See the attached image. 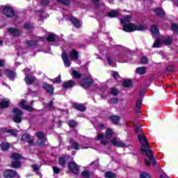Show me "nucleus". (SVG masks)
I'll list each match as a JSON object with an SVG mask.
<instances>
[{"label":"nucleus","instance_id":"37998d69","mask_svg":"<svg viewBox=\"0 0 178 178\" xmlns=\"http://www.w3.org/2000/svg\"><path fill=\"white\" fill-rule=\"evenodd\" d=\"M140 178H151V175L147 172H142L140 174Z\"/></svg>","mask_w":178,"mask_h":178},{"label":"nucleus","instance_id":"2eb2a0df","mask_svg":"<svg viewBox=\"0 0 178 178\" xmlns=\"http://www.w3.org/2000/svg\"><path fill=\"white\" fill-rule=\"evenodd\" d=\"M70 20L73 26H74V27H76V29H80V27H81L82 23L80 21H79V19H77L76 18L72 17Z\"/></svg>","mask_w":178,"mask_h":178},{"label":"nucleus","instance_id":"6e6552de","mask_svg":"<svg viewBox=\"0 0 178 178\" xmlns=\"http://www.w3.org/2000/svg\"><path fill=\"white\" fill-rule=\"evenodd\" d=\"M93 83L94 81L92 80V79H91V76H89L88 78H86L84 79V82L81 83L80 86H81V87H83V88H88V87H90V86H92Z\"/></svg>","mask_w":178,"mask_h":178},{"label":"nucleus","instance_id":"7c9ffc66","mask_svg":"<svg viewBox=\"0 0 178 178\" xmlns=\"http://www.w3.org/2000/svg\"><path fill=\"white\" fill-rule=\"evenodd\" d=\"M13 168H22V163H20V161H13L11 163Z\"/></svg>","mask_w":178,"mask_h":178},{"label":"nucleus","instance_id":"864d4df0","mask_svg":"<svg viewBox=\"0 0 178 178\" xmlns=\"http://www.w3.org/2000/svg\"><path fill=\"white\" fill-rule=\"evenodd\" d=\"M48 3H49V0H42L41 1V4L42 5H48Z\"/></svg>","mask_w":178,"mask_h":178},{"label":"nucleus","instance_id":"3c124183","mask_svg":"<svg viewBox=\"0 0 178 178\" xmlns=\"http://www.w3.org/2000/svg\"><path fill=\"white\" fill-rule=\"evenodd\" d=\"M118 102H119V101L118 100V99L116 98H112L111 102H110V104H118Z\"/></svg>","mask_w":178,"mask_h":178},{"label":"nucleus","instance_id":"f257e3e1","mask_svg":"<svg viewBox=\"0 0 178 178\" xmlns=\"http://www.w3.org/2000/svg\"><path fill=\"white\" fill-rule=\"evenodd\" d=\"M131 20V17L130 15L123 17L120 19L122 24H124V31H126L127 33H131L133 31H145V30H147V26L145 25H136L133 23H129Z\"/></svg>","mask_w":178,"mask_h":178},{"label":"nucleus","instance_id":"ddd939ff","mask_svg":"<svg viewBox=\"0 0 178 178\" xmlns=\"http://www.w3.org/2000/svg\"><path fill=\"white\" fill-rule=\"evenodd\" d=\"M61 56L65 67H70V65H72V63L69 60V57H67V54H66L65 52H63Z\"/></svg>","mask_w":178,"mask_h":178},{"label":"nucleus","instance_id":"4d7b16f0","mask_svg":"<svg viewBox=\"0 0 178 178\" xmlns=\"http://www.w3.org/2000/svg\"><path fill=\"white\" fill-rule=\"evenodd\" d=\"M145 163L146 166H150L151 165V163L147 159H145Z\"/></svg>","mask_w":178,"mask_h":178},{"label":"nucleus","instance_id":"bb28decb","mask_svg":"<svg viewBox=\"0 0 178 178\" xmlns=\"http://www.w3.org/2000/svg\"><path fill=\"white\" fill-rule=\"evenodd\" d=\"M154 12L158 16H165V12L163 11V9H162V8H155L154 10Z\"/></svg>","mask_w":178,"mask_h":178},{"label":"nucleus","instance_id":"13d9d810","mask_svg":"<svg viewBox=\"0 0 178 178\" xmlns=\"http://www.w3.org/2000/svg\"><path fill=\"white\" fill-rule=\"evenodd\" d=\"M33 44H34V42L33 41L27 42V47H31Z\"/></svg>","mask_w":178,"mask_h":178},{"label":"nucleus","instance_id":"72a5a7b5","mask_svg":"<svg viewBox=\"0 0 178 178\" xmlns=\"http://www.w3.org/2000/svg\"><path fill=\"white\" fill-rule=\"evenodd\" d=\"M116 59L113 58L112 56H107V62L108 63L109 65H113V63H115Z\"/></svg>","mask_w":178,"mask_h":178},{"label":"nucleus","instance_id":"79ce46f5","mask_svg":"<svg viewBox=\"0 0 178 178\" xmlns=\"http://www.w3.org/2000/svg\"><path fill=\"white\" fill-rule=\"evenodd\" d=\"M111 92L112 94V95H118V94H119V90L118 89H116L115 88H112L111 90Z\"/></svg>","mask_w":178,"mask_h":178},{"label":"nucleus","instance_id":"58836bf2","mask_svg":"<svg viewBox=\"0 0 178 178\" xmlns=\"http://www.w3.org/2000/svg\"><path fill=\"white\" fill-rule=\"evenodd\" d=\"M133 83L131 82V80H126L124 83H123V86L124 87H131Z\"/></svg>","mask_w":178,"mask_h":178},{"label":"nucleus","instance_id":"6e6d98bb","mask_svg":"<svg viewBox=\"0 0 178 178\" xmlns=\"http://www.w3.org/2000/svg\"><path fill=\"white\" fill-rule=\"evenodd\" d=\"M143 104V102H142L141 100H138V101L136 102V106L141 108V104Z\"/></svg>","mask_w":178,"mask_h":178},{"label":"nucleus","instance_id":"a18cd8bd","mask_svg":"<svg viewBox=\"0 0 178 178\" xmlns=\"http://www.w3.org/2000/svg\"><path fill=\"white\" fill-rule=\"evenodd\" d=\"M111 76L116 80L119 77V74L118 72L113 71L111 72Z\"/></svg>","mask_w":178,"mask_h":178},{"label":"nucleus","instance_id":"69168bd1","mask_svg":"<svg viewBox=\"0 0 178 178\" xmlns=\"http://www.w3.org/2000/svg\"><path fill=\"white\" fill-rule=\"evenodd\" d=\"M134 130H135V131H138V127H134Z\"/></svg>","mask_w":178,"mask_h":178},{"label":"nucleus","instance_id":"20e7f679","mask_svg":"<svg viewBox=\"0 0 178 178\" xmlns=\"http://www.w3.org/2000/svg\"><path fill=\"white\" fill-rule=\"evenodd\" d=\"M14 113V122L15 123H20L22 122V117L23 116V112L19 108H14L13 111Z\"/></svg>","mask_w":178,"mask_h":178},{"label":"nucleus","instance_id":"c85d7f7f","mask_svg":"<svg viewBox=\"0 0 178 178\" xmlns=\"http://www.w3.org/2000/svg\"><path fill=\"white\" fill-rule=\"evenodd\" d=\"M70 73L72 76L75 77V79H80V77H81V74H80V72H79L76 70H72Z\"/></svg>","mask_w":178,"mask_h":178},{"label":"nucleus","instance_id":"603ef678","mask_svg":"<svg viewBox=\"0 0 178 178\" xmlns=\"http://www.w3.org/2000/svg\"><path fill=\"white\" fill-rule=\"evenodd\" d=\"M60 3H63V5H69V1L68 0H57Z\"/></svg>","mask_w":178,"mask_h":178},{"label":"nucleus","instance_id":"e2e57ef3","mask_svg":"<svg viewBox=\"0 0 178 178\" xmlns=\"http://www.w3.org/2000/svg\"><path fill=\"white\" fill-rule=\"evenodd\" d=\"M3 65H5V60H0V66H3Z\"/></svg>","mask_w":178,"mask_h":178},{"label":"nucleus","instance_id":"49530a36","mask_svg":"<svg viewBox=\"0 0 178 178\" xmlns=\"http://www.w3.org/2000/svg\"><path fill=\"white\" fill-rule=\"evenodd\" d=\"M172 29L175 33H178V26L177 24H172Z\"/></svg>","mask_w":178,"mask_h":178},{"label":"nucleus","instance_id":"f704fd0d","mask_svg":"<svg viewBox=\"0 0 178 178\" xmlns=\"http://www.w3.org/2000/svg\"><path fill=\"white\" fill-rule=\"evenodd\" d=\"M106 178H115L116 177V175L112 172H107L105 173Z\"/></svg>","mask_w":178,"mask_h":178},{"label":"nucleus","instance_id":"1a4fd4ad","mask_svg":"<svg viewBox=\"0 0 178 178\" xmlns=\"http://www.w3.org/2000/svg\"><path fill=\"white\" fill-rule=\"evenodd\" d=\"M111 144H113V145H115V147H121L122 148L127 147L126 143L122 142L120 139H118L116 138H113V140H111Z\"/></svg>","mask_w":178,"mask_h":178},{"label":"nucleus","instance_id":"393cba45","mask_svg":"<svg viewBox=\"0 0 178 178\" xmlns=\"http://www.w3.org/2000/svg\"><path fill=\"white\" fill-rule=\"evenodd\" d=\"M110 120H111L114 124H118V123H119L120 120V117L116 116V115H112L110 117Z\"/></svg>","mask_w":178,"mask_h":178},{"label":"nucleus","instance_id":"412c9836","mask_svg":"<svg viewBox=\"0 0 178 178\" xmlns=\"http://www.w3.org/2000/svg\"><path fill=\"white\" fill-rule=\"evenodd\" d=\"M8 32L10 33V34H12V35H15V36L20 35V31L15 28L8 29Z\"/></svg>","mask_w":178,"mask_h":178},{"label":"nucleus","instance_id":"bf43d9fd","mask_svg":"<svg viewBox=\"0 0 178 178\" xmlns=\"http://www.w3.org/2000/svg\"><path fill=\"white\" fill-rule=\"evenodd\" d=\"M161 178H170L169 177H168V175H166V174H161L160 175Z\"/></svg>","mask_w":178,"mask_h":178},{"label":"nucleus","instance_id":"5fc2aeb1","mask_svg":"<svg viewBox=\"0 0 178 178\" xmlns=\"http://www.w3.org/2000/svg\"><path fill=\"white\" fill-rule=\"evenodd\" d=\"M102 138H104V134L99 133L97 135V140H102Z\"/></svg>","mask_w":178,"mask_h":178},{"label":"nucleus","instance_id":"a211bd4d","mask_svg":"<svg viewBox=\"0 0 178 178\" xmlns=\"http://www.w3.org/2000/svg\"><path fill=\"white\" fill-rule=\"evenodd\" d=\"M150 31L153 37H155V35H158V34H159V29H158V26H156V25H152L150 27Z\"/></svg>","mask_w":178,"mask_h":178},{"label":"nucleus","instance_id":"338daca9","mask_svg":"<svg viewBox=\"0 0 178 178\" xmlns=\"http://www.w3.org/2000/svg\"><path fill=\"white\" fill-rule=\"evenodd\" d=\"M99 127L100 129H102V127H104V124H99Z\"/></svg>","mask_w":178,"mask_h":178},{"label":"nucleus","instance_id":"8fccbe9b","mask_svg":"<svg viewBox=\"0 0 178 178\" xmlns=\"http://www.w3.org/2000/svg\"><path fill=\"white\" fill-rule=\"evenodd\" d=\"M72 147L74 149H79V143H76V142H72Z\"/></svg>","mask_w":178,"mask_h":178},{"label":"nucleus","instance_id":"0e129e2a","mask_svg":"<svg viewBox=\"0 0 178 178\" xmlns=\"http://www.w3.org/2000/svg\"><path fill=\"white\" fill-rule=\"evenodd\" d=\"M54 83H60V77H58V80L56 79Z\"/></svg>","mask_w":178,"mask_h":178},{"label":"nucleus","instance_id":"774afa93","mask_svg":"<svg viewBox=\"0 0 178 178\" xmlns=\"http://www.w3.org/2000/svg\"><path fill=\"white\" fill-rule=\"evenodd\" d=\"M109 3H113V0H110Z\"/></svg>","mask_w":178,"mask_h":178},{"label":"nucleus","instance_id":"f03ea898","mask_svg":"<svg viewBox=\"0 0 178 178\" xmlns=\"http://www.w3.org/2000/svg\"><path fill=\"white\" fill-rule=\"evenodd\" d=\"M138 138L142 145V148L140 149V152H142L143 155H146L147 158L149 159L150 162H152V165L155 166L156 163L154 159V156H152V152L149 149V144H148V140L144 134L139 135Z\"/></svg>","mask_w":178,"mask_h":178},{"label":"nucleus","instance_id":"4468645a","mask_svg":"<svg viewBox=\"0 0 178 178\" xmlns=\"http://www.w3.org/2000/svg\"><path fill=\"white\" fill-rule=\"evenodd\" d=\"M42 88L47 92H48V94H54V87H52V86L44 83L42 84Z\"/></svg>","mask_w":178,"mask_h":178},{"label":"nucleus","instance_id":"680f3d73","mask_svg":"<svg viewBox=\"0 0 178 178\" xmlns=\"http://www.w3.org/2000/svg\"><path fill=\"white\" fill-rule=\"evenodd\" d=\"M136 112H137V113H140V107H136Z\"/></svg>","mask_w":178,"mask_h":178},{"label":"nucleus","instance_id":"0eeeda50","mask_svg":"<svg viewBox=\"0 0 178 178\" xmlns=\"http://www.w3.org/2000/svg\"><path fill=\"white\" fill-rule=\"evenodd\" d=\"M30 72V69L26 68L24 70V73L26 75L25 77V81L26 84H33L35 81V78L33 76H29L27 74Z\"/></svg>","mask_w":178,"mask_h":178},{"label":"nucleus","instance_id":"7ed1b4c3","mask_svg":"<svg viewBox=\"0 0 178 178\" xmlns=\"http://www.w3.org/2000/svg\"><path fill=\"white\" fill-rule=\"evenodd\" d=\"M36 136L38 138L36 141V145H38V147H43V145H45L44 142L47 141V138H45L44 133L39 131L36 133Z\"/></svg>","mask_w":178,"mask_h":178},{"label":"nucleus","instance_id":"4be33fe9","mask_svg":"<svg viewBox=\"0 0 178 178\" xmlns=\"http://www.w3.org/2000/svg\"><path fill=\"white\" fill-rule=\"evenodd\" d=\"M74 86V81L72 80H70L67 82H64L63 84V88H70Z\"/></svg>","mask_w":178,"mask_h":178},{"label":"nucleus","instance_id":"f3484780","mask_svg":"<svg viewBox=\"0 0 178 178\" xmlns=\"http://www.w3.org/2000/svg\"><path fill=\"white\" fill-rule=\"evenodd\" d=\"M1 132L2 133H10V134H12V136H14L15 137H16V136H17V133H18V131L17 130L8 129L6 128L1 129Z\"/></svg>","mask_w":178,"mask_h":178},{"label":"nucleus","instance_id":"9b49d317","mask_svg":"<svg viewBox=\"0 0 178 178\" xmlns=\"http://www.w3.org/2000/svg\"><path fill=\"white\" fill-rule=\"evenodd\" d=\"M22 141H23V143H29V144H30L31 145H33V144H34V140L31 139L30 138V135L27 134H24L22 136Z\"/></svg>","mask_w":178,"mask_h":178},{"label":"nucleus","instance_id":"aec40b11","mask_svg":"<svg viewBox=\"0 0 178 178\" xmlns=\"http://www.w3.org/2000/svg\"><path fill=\"white\" fill-rule=\"evenodd\" d=\"M70 57L72 60H76L79 58V53L74 49L70 52Z\"/></svg>","mask_w":178,"mask_h":178},{"label":"nucleus","instance_id":"6ab92c4d","mask_svg":"<svg viewBox=\"0 0 178 178\" xmlns=\"http://www.w3.org/2000/svg\"><path fill=\"white\" fill-rule=\"evenodd\" d=\"M81 176L83 178H94V173L86 170L81 172Z\"/></svg>","mask_w":178,"mask_h":178},{"label":"nucleus","instance_id":"473e14b6","mask_svg":"<svg viewBox=\"0 0 178 178\" xmlns=\"http://www.w3.org/2000/svg\"><path fill=\"white\" fill-rule=\"evenodd\" d=\"M118 15H119V13L117 10H113L108 13L107 16H108V17H116Z\"/></svg>","mask_w":178,"mask_h":178},{"label":"nucleus","instance_id":"f8f14e48","mask_svg":"<svg viewBox=\"0 0 178 178\" xmlns=\"http://www.w3.org/2000/svg\"><path fill=\"white\" fill-rule=\"evenodd\" d=\"M26 104H27L26 100H24V99L21 100L20 102H19L20 108H23V109H25V111H28L29 112H31V111H33V107L29 106Z\"/></svg>","mask_w":178,"mask_h":178},{"label":"nucleus","instance_id":"cd10ccee","mask_svg":"<svg viewBox=\"0 0 178 178\" xmlns=\"http://www.w3.org/2000/svg\"><path fill=\"white\" fill-rule=\"evenodd\" d=\"M145 72H147L145 67H140L136 69V73H138V74H145Z\"/></svg>","mask_w":178,"mask_h":178},{"label":"nucleus","instance_id":"c9c22d12","mask_svg":"<svg viewBox=\"0 0 178 178\" xmlns=\"http://www.w3.org/2000/svg\"><path fill=\"white\" fill-rule=\"evenodd\" d=\"M163 41L165 45H170V44L172 42V38H164Z\"/></svg>","mask_w":178,"mask_h":178},{"label":"nucleus","instance_id":"a19ab883","mask_svg":"<svg viewBox=\"0 0 178 178\" xmlns=\"http://www.w3.org/2000/svg\"><path fill=\"white\" fill-rule=\"evenodd\" d=\"M52 169H53V172L55 175H59V173H60V168H59L56 166H53Z\"/></svg>","mask_w":178,"mask_h":178},{"label":"nucleus","instance_id":"a878e982","mask_svg":"<svg viewBox=\"0 0 178 178\" xmlns=\"http://www.w3.org/2000/svg\"><path fill=\"white\" fill-rule=\"evenodd\" d=\"M73 106L75 108V109L81 111V112H84V111L86 109L83 104H74Z\"/></svg>","mask_w":178,"mask_h":178},{"label":"nucleus","instance_id":"423d86ee","mask_svg":"<svg viewBox=\"0 0 178 178\" xmlns=\"http://www.w3.org/2000/svg\"><path fill=\"white\" fill-rule=\"evenodd\" d=\"M3 13L7 17H12L13 16H15V11L13 10V8L8 6L3 7Z\"/></svg>","mask_w":178,"mask_h":178},{"label":"nucleus","instance_id":"b1692460","mask_svg":"<svg viewBox=\"0 0 178 178\" xmlns=\"http://www.w3.org/2000/svg\"><path fill=\"white\" fill-rule=\"evenodd\" d=\"M10 158L12 159H14V161H20V159H22L23 157L22 156V155H20V154L19 153H13L11 156Z\"/></svg>","mask_w":178,"mask_h":178},{"label":"nucleus","instance_id":"39448f33","mask_svg":"<svg viewBox=\"0 0 178 178\" xmlns=\"http://www.w3.org/2000/svg\"><path fill=\"white\" fill-rule=\"evenodd\" d=\"M68 169L71 173H74V175H79L80 172V170L79 169V165L76 162L73 161L68 164Z\"/></svg>","mask_w":178,"mask_h":178},{"label":"nucleus","instance_id":"ea45409f","mask_svg":"<svg viewBox=\"0 0 178 178\" xmlns=\"http://www.w3.org/2000/svg\"><path fill=\"white\" fill-rule=\"evenodd\" d=\"M58 162L61 166H65L66 165V160H65V158L60 157L58 159Z\"/></svg>","mask_w":178,"mask_h":178},{"label":"nucleus","instance_id":"e433bc0d","mask_svg":"<svg viewBox=\"0 0 178 178\" xmlns=\"http://www.w3.org/2000/svg\"><path fill=\"white\" fill-rule=\"evenodd\" d=\"M162 47V42L156 40L153 44V48H159Z\"/></svg>","mask_w":178,"mask_h":178},{"label":"nucleus","instance_id":"de8ad7c7","mask_svg":"<svg viewBox=\"0 0 178 178\" xmlns=\"http://www.w3.org/2000/svg\"><path fill=\"white\" fill-rule=\"evenodd\" d=\"M32 169L38 173V172L40 170V166L37 165V164H35L32 165Z\"/></svg>","mask_w":178,"mask_h":178},{"label":"nucleus","instance_id":"c03bdc74","mask_svg":"<svg viewBox=\"0 0 178 178\" xmlns=\"http://www.w3.org/2000/svg\"><path fill=\"white\" fill-rule=\"evenodd\" d=\"M69 126L70 127H76V126H77V122H76L74 120H71L69 122Z\"/></svg>","mask_w":178,"mask_h":178},{"label":"nucleus","instance_id":"9d476101","mask_svg":"<svg viewBox=\"0 0 178 178\" xmlns=\"http://www.w3.org/2000/svg\"><path fill=\"white\" fill-rule=\"evenodd\" d=\"M17 175L16 171L13 170H6L3 172V176L6 178H12L15 177V176Z\"/></svg>","mask_w":178,"mask_h":178},{"label":"nucleus","instance_id":"2f4dec72","mask_svg":"<svg viewBox=\"0 0 178 178\" xmlns=\"http://www.w3.org/2000/svg\"><path fill=\"white\" fill-rule=\"evenodd\" d=\"M10 145L9 143H2L0 145V148L2 149V151H8L9 149Z\"/></svg>","mask_w":178,"mask_h":178},{"label":"nucleus","instance_id":"09e8293b","mask_svg":"<svg viewBox=\"0 0 178 178\" xmlns=\"http://www.w3.org/2000/svg\"><path fill=\"white\" fill-rule=\"evenodd\" d=\"M140 62L143 65H145L146 63H148V58H147V57H143L140 60Z\"/></svg>","mask_w":178,"mask_h":178},{"label":"nucleus","instance_id":"dca6fc26","mask_svg":"<svg viewBox=\"0 0 178 178\" xmlns=\"http://www.w3.org/2000/svg\"><path fill=\"white\" fill-rule=\"evenodd\" d=\"M5 74L7 77H9L10 80H13L15 77H16V73L10 70H6Z\"/></svg>","mask_w":178,"mask_h":178},{"label":"nucleus","instance_id":"052dcab7","mask_svg":"<svg viewBox=\"0 0 178 178\" xmlns=\"http://www.w3.org/2000/svg\"><path fill=\"white\" fill-rule=\"evenodd\" d=\"M24 27L26 30L30 29V24H25Z\"/></svg>","mask_w":178,"mask_h":178},{"label":"nucleus","instance_id":"5701e85b","mask_svg":"<svg viewBox=\"0 0 178 178\" xmlns=\"http://www.w3.org/2000/svg\"><path fill=\"white\" fill-rule=\"evenodd\" d=\"M9 104H10L9 99H3L1 102H0V108H8V106H9Z\"/></svg>","mask_w":178,"mask_h":178},{"label":"nucleus","instance_id":"c756f323","mask_svg":"<svg viewBox=\"0 0 178 178\" xmlns=\"http://www.w3.org/2000/svg\"><path fill=\"white\" fill-rule=\"evenodd\" d=\"M112 136H113V131H112L111 129H108L105 133L106 138H111Z\"/></svg>","mask_w":178,"mask_h":178},{"label":"nucleus","instance_id":"4c0bfd02","mask_svg":"<svg viewBox=\"0 0 178 178\" xmlns=\"http://www.w3.org/2000/svg\"><path fill=\"white\" fill-rule=\"evenodd\" d=\"M55 40H56V36L55 34H50L47 38V40L50 42L54 41Z\"/></svg>","mask_w":178,"mask_h":178}]
</instances>
